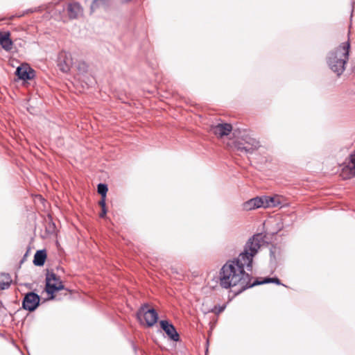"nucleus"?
<instances>
[{
    "mask_svg": "<svg viewBox=\"0 0 355 355\" xmlns=\"http://www.w3.org/2000/svg\"><path fill=\"white\" fill-rule=\"evenodd\" d=\"M349 42H344L328 56V65L337 76H340L345 69V64L349 60Z\"/></svg>",
    "mask_w": 355,
    "mask_h": 355,
    "instance_id": "f03ea898",
    "label": "nucleus"
},
{
    "mask_svg": "<svg viewBox=\"0 0 355 355\" xmlns=\"http://www.w3.org/2000/svg\"><path fill=\"white\" fill-rule=\"evenodd\" d=\"M137 316L141 323H145L148 327L153 326L158 320V315L153 309H148L147 304L141 307L137 313Z\"/></svg>",
    "mask_w": 355,
    "mask_h": 355,
    "instance_id": "7ed1b4c3",
    "label": "nucleus"
},
{
    "mask_svg": "<svg viewBox=\"0 0 355 355\" xmlns=\"http://www.w3.org/2000/svg\"><path fill=\"white\" fill-rule=\"evenodd\" d=\"M16 75L23 80H31L35 76V71L28 64H21L16 70Z\"/></svg>",
    "mask_w": 355,
    "mask_h": 355,
    "instance_id": "9d476101",
    "label": "nucleus"
},
{
    "mask_svg": "<svg viewBox=\"0 0 355 355\" xmlns=\"http://www.w3.org/2000/svg\"><path fill=\"white\" fill-rule=\"evenodd\" d=\"M107 214V209H102L101 212L99 214V216L101 218H104Z\"/></svg>",
    "mask_w": 355,
    "mask_h": 355,
    "instance_id": "4be33fe9",
    "label": "nucleus"
},
{
    "mask_svg": "<svg viewBox=\"0 0 355 355\" xmlns=\"http://www.w3.org/2000/svg\"><path fill=\"white\" fill-rule=\"evenodd\" d=\"M107 190L108 189L106 184L101 183L98 185V193L101 194V197H103V198H106Z\"/></svg>",
    "mask_w": 355,
    "mask_h": 355,
    "instance_id": "6ab92c4d",
    "label": "nucleus"
},
{
    "mask_svg": "<svg viewBox=\"0 0 355 355\" xmlns=\"http://www.w3.org/2000/svg\"><path fill=\"white\" fill-rule=\"evenodd\" d=\"M260 235L253 236L247 242L244 250L236 259L227 261L220 272V285L224 288L240 286L239 293L250 288L255 284L250 283V275L245 272V268L251 270L252 259L261 246Z\"/></svg>",
    "mask_w": 355,
    "mask_h": 355,
    "instance_id": "f257e3e1",
    "label": "nucleus"
},
{
    "mask_svg": "<svg viewBox=\"0 0 355 355\" xmlns=\"http://www.w3.org/2000/svg\"><path fill=\"white\" fill-rule=\"evenodd\" d=\"M39 303V296L34 293H29L24 297L22 305L24 309L32 311L37 307Z\"/></svg>",
    "mask_w": 355,
    "mask_h": 355,
    "instance_id": "0eeeda50",
    "label": "nucleus"
},
{
    "mask_svg": "<svg viewBox=\"0 0 355 355\" xmlns=\"http://www.w3.org/2000/svg\"><path fill=\"white\" fill-rule=\"evenodd\" d=\"M232 130V125L230 123H218L211 126L212 132L218 137H223L228 135Z\"/></svg>",
    "mask_w": 355,
    "mask_h": 355,
    "instance_id": "9b49d317",
    "label": "nucleus"
},
{
    "mask_svg": "<svg viewBox=\"0 0 355 355\" xmlns=\"http://www.w3.org/2000/svg\"><path fill=\"white\" fill-rule=\"evenodd\" d=\"M11 283V279L9 275L8 274H1L0 275V289L5 290L7 289Z\"/></svg>",
    "mask_w": 355,
    "mask_h": 355,
    "instance_id": "f3484780",
    "label": "nucleus"
},
{
    "mask_svg": "<svg viewBox=\"0 0 355 355\" xmlns=\"http://www.w3.org/2000/svg\"><path fill=\"white\" fill-rule=\"evenodd\" d=\"M259 147L258 141L253 138L248 137L242 141H238L235 142V148L241 152L247 154H251Z\"/></svg>",
    "mask_w": 355,
    "mask_h": 355,
    "instance_id": "39448f33",
    "label": "nucleus"
},
{
    "mask_svg": "<svg viewBox=\"0 0 355 355\" xmlns=\"http://www.w3.org/2000/svg\"><path fill=\"white\" fill-rule=\"evenodd\" d=\"M46 258V252L45 250H38L34 256L33 263L35 266H42L44 265Z\"/></svg>",
    "mask_w": 355,
    "mask_h": 355,
    "instance_id": "dca6fc26",
    "label": "nucleus"
},
{
    "mask_svg": "<svg viewBox=\"0 0 355 355\" xmlns=\"http://www.w3.org/2000/svg\"><path fill=\"white\" fill-rule=\"evenodd\" d=\"M243 209L250 211L260 207L265 208L263 196L252 198L243 205Z\"/></svg>",
    "mask_w": 355,
    "mask_h": 355,
    "instance_id": "f8f14e48",
    "label": "nucleus"
},
{
    "mask_svg": "<svg viewBox=\"0 0 355 355\" xmlns=\"http://www.w3.org/2000/svg\"><path fill=\"white\" fill-rule=\"evenodd\" d=\"M0 44L6 51H10L12 47L10 32H0Z\"/></svg>",
    "mask_w": 355,
    "mask_h": 355,
    "instance_id": "2eb2a0df",
    "label": "nucleus"
},
{
    "mask_svg": "<svg viewBox=\"0 0 355 355\" xmlns=\"http://www.w3.org/2000/svg\"><path fill=\"white\" fill-rule=\"evenodd\" d=\"M160 326L167 336L173 340H179L180 336L174 326L167 320H161Z\"/></svg>",
    "mask_w": 355,
    "mask_h": 355,
    "instance_id": "ddd939ff",
    "label": "nucleus"
},
{
    "mask_svg": "<svg viewBox=\"0 0 355 355\" xmlns=\"http://www.w3.org/2000/svg\"><path fill=\"white\" fill-rule=\"evenodd\" d=\"M82 64H83V69H84V70H85V69H87V66L85 64V63H83Z\"/></svg>",
    "mask_w": 355,
    "mask_h": 355,
    "instance_id": "5701e85b",
    "label": "nucleus"
},
{
    "mask_svg": "<svg viewBox=\"0 0 355 355\" xmlns=\"http://www.w3.org/2000/svg\"><path fill=\"white\" fill-rule=\"evenodd\" d=\"M64 289V286L60 278L53 272L47 273L46 278V291L51 295L50 299H54V293Z\"/></svg>",
    "mask_w": 355,
    "mask_h": 355,
    "instance_id": "20e7f679",
    "label": "nucleus"
},
{
    "mask_svg": "<svg viewBox=\"0 0 355 355\" xmlns=\"http://www.w3.org/2000/svg\"><path fill=\"white\" fill-rule=\"evenodd\" d=\"M107 0H94L91 5V11L94 12L100 6H105Z\"/></svg>",
    "mask_w": 355,
    "mask_h": 355,
    "instance_id": "a211bd4d",
    "label": "nucleus"
},
{
    "mask_svg": "<svg viewBox=\"0 0 355 355\" xmlns=\"http://www.w3.org/2000/svg\"><path fill=\"white\" fill-rule=\"evenodd\" d=\"M67 12L71 19H76L83 13V9L78 3H69L67 6Z\"/></svg>",
    "mask_w": 355,
    "mask_h": 355,
    "instance_id": "4468645a",
    "label": "nucleus"
},
{
    "mask_svg": "<svg viewBox=\"0 0 355 355\" xmlns=\"http://www.w3.org/2000/svg\"><path fill=\"white\" fill-rule=\"evenodd\" d=\"M355 175V151L349 156V160L345 162L341 168L340 176L343 179H349Z\"/></svg>",
    "mask_w": 355,
    "mask_h": 355,
    "instance_id": "423d86ee",
    "label": "nucleus"
},
{
    "mask_svg": "<svg viewBox=\"0 0 355 355\" xmlns=\"http://www.w3.org/2000/svg\"><path fill=\"white\" fill-rule=\"evenodd\" d=\"M268 283H275L277 284H280V281L278 278H270V277H268V278H265L264 280L261 282H257V283H254L255 284H268Z\"/></svg>",
    "mask_w": 355,
    "mask_h": 355,
    "instance_id": "aec40b11",
    "label": "nucleus"
},
{
    "mask_svg": "<svg viewBox=\"0 0 355 355\" xmlns=\"http://www.w3.org/2000/svg\"><path fill=\"white\" fill-rule=\"evenodd\" d=\"M73 62L71 55L67 52H61L58 57V66L60 71L67 73L70 70Z\"/></svg>",
    "mask_w": 355,
    "mask_h": 355,
    "instance_id": "6e6552de",
    "label": "nucleus"
},
{
    "mask_svg": "<svg viewBox=\"0 0 355 355\" xmlns=\"http://www.w3.org/2000/svg\"><path fill=\"white\" fill-rule=\"evenodd\" d=\"M265 208L283 206L285 198L282 196L275 195L273 196H263Z\"/></svg>",
    "mask_w": 355,
    "mask_h": 355,
    "instance_id": "1a4fd4ad",
    "label": "nucleus"
},
{
    "mask_svg": "<svg viewBox=\"0 0 355 355\" xmlns=\"http://www.w3.org/2000/svg\"><path fill=\"white\" fill-rule=\"evenodd\" d=\"M105 200L106 198H103V197H101V200L98 202L99 205L101 207L102 209H106Z\"/></svg>",
    "mask_w": 355,
    "mask_h": 355,
    "instance_id": "412c9836",
    "label": "nucleus"
}]
</instances>
